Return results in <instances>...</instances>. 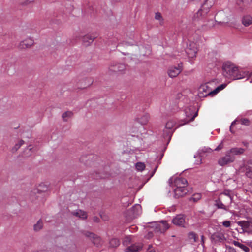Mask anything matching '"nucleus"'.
Listing matches in <instances>:
<instances>
[{"mask_svg":"<svg viewBox=\"0 0 252 252\" xmlns=\"http://www.w3.org/2000/svg\"><path fill=\"white\" fill-rule=\"evenodd\" d=\"M201 198V194H194L192 197L191 198V199L193 200L194 201H196L198 200H199Z\"/></svg>","mask_w":252,"mask_h":252,"instance_id":"obj_39","label":"nucleus"},{"mask_svg":"<svg viewBox=\"0 0 252 252\" xmlns=\"http://www.w3.org/2000/svg\"><path fill=\"white\" fill-rule=\"evenodd\" d=\"M49 189V184L45 183L39 184L36 188L32 191V195H36L37 193L40 194L48 191Z\"/></svg>","mask_w":252,"mask_h":252,"instance_id":"obj_11","label":"nucleus"},{"mask_svg":"<svg viewBox=\"0 0 252 252\" xmlns=\"http://www.w3.org/2000/svg\"><path fill=\"white\" fill-rule=\"evenodd\" d=\"M140 208H141L140 205H139V204H136V205H135L134 206V209L138 210V209H139Z\"/></svg>","mask_w":252,"mask_h":252,"instance_id":"obj_47","label":"nucleus"},{"mask_svg":"<svg viewBox=\"0 0 252 252\" xmlns=\"http://www.w3.org/2000/svg\"><path fill=\"white\" fill-rule=\"evenodd\" d=\"M92 82H93V81H92V79H91V80H90V84H89V85H91V84H92Z\"/></svg>","mask_w":252,"mask_h":252,"instance_id":"obj_50","label":"nucleus"},{"mask_svg":"<svg viewBox=\"0 0 252 252\" xmlns=\"http://www.w3.org/2000/svg\"><path fill=\"white\" fill-rule=\"evenodd\" d=\"M182 69V63H179L177 66H171L168 70V75L171 78L176 77L180 73Z\"/></svg>","mask_w":252,"mask_h":252,"instance_id":"obj_10","label":"nucleus"},{"mask_svg":"<svg viewBox=\"0 0 252 252\" xmlns=\"http://www.w3.org/2000/svg\"><path fill=\"white\" fill-rule=\"evenodd\" d=\"M153 233H152V232H149V233H148V234L147 238H148V239H149V238H150L152 237H153Z\"/></svg>","mask_w":252,"mask_h":252,"instance_id":"obj_46","label":"nucleus"},{"mask_svg":"<svg viewBox=\"0 0 252 252\" xmlns=\"http://www.w3.org/2000/svg\"><path fill=\"white\" fill-rule=\"evenodd\" d=\"M173 184L176 187V188H186L188 182L185 178L177 177L174 179Z\"/></svg>","mask_w":252,"mask_h":252,"instance_id":"obj_14","label":"nucleus"},{"mask_svg":"<svg viewBox=\"0 0 252 252\" xmlns=\"http://www.w3.org/2000/svg\"><path fill=\"white\" fill-rule=\"evenodd\" d=\"M244 149L242 148H233L227 151V152L229 155L232 154V156H233L241 155L244 153Z\"/></svg>","mask_w":252,"mask_h":252,"instance_id":"obj_24","label":"nucleus"},{"mask_svg":"<svg viewBox=\"0 0 252 252\" xmlns=\"http://www.w3.org/2000/svg\"><path fill=\"white\" fill-rule=\"evenodd\" d=\"M185 112L186 116V122L184 124H180L179 126H182L189 122L193 121L195 118L198 115L197 111H195L193 108H187L185 109Z\"/></svg>","mask_w":252,"mask_h":252,"instance_id":"obj_6","label":"nucleus"},{"mask_svg":"<svg viewBox=\"0 0 252 252\" xmlns=\"http://www.w3.org/2000/svg\"><path fill=\"white\" fill-rule=\"evenodd\" d=\"M231 202V196L226 193H223L220 195L218 199L216 201V205L218 208L227 211Z\"/></svg>","mask_w":252,"mask_h":252,"instance_id":"obj_2","label":"nucleus"},{"mask_svg":"<svg viewBox=\"0 0 252 252\" xmlns=\"http://www.w3.org/2000/svg\"><path fill=\"white\" fill-rule=\"evenodd\" d=\"M251 1V0H238L237 4L240 7L244 8L248 6Z\"/></svg>","mask_w":252,"mask_h":252,"instance_id":"obj_29","label":"nucleus"},{"mask_svg":"<svg viewBox=\"0 0 252 252\" xmlns=\"http://www.w3.org/2000/svg\"><path fill=\"white\" fill-rule=\"evenodd\" d=\"M24 143V141L23 140H20L18 143L16 144L12 148V151L13 152L17 151L20 147Z\"/></svg>","mask_w":252,"mask_h":252,"instance_id":"obj_34","label":"nucleus"},{"mask_svg":"<svg viewBox=\"0 0 252 252\" xmlns=\"http://www.w3.org/2000/svg\"><path fill=\"white\" fill-rule=\"evenodd\" d=\"M242 23L245 26H249L252 24V17L250 15H246L242 19Z\"/></svg>","mask_w":252,"mask_h":252,"instance_id":"obj_27","label":"nucleus"},{"mask_svg":"<svg viewBox=\"0 0 252 252\" xmlns=\"http://www.w3.org/2000/svg\"><path fill=\"white\" fill-rule=\"evenodd\" d=\"M246 174L247 177H248L249 178H251L252 177V171H247L246 173Z\"/></svg>","mask_w":252,"mask_h":252,"instance_id":"obj_43","label":"nucleus"},{"mask_svg":"<svg viewBox=\"0 0 252 252\" xmlns=\"http://www.w3.org/2000/svg\"><path fill=\"white\" fill-rule=\"evenodd\" d=\"M204 18L202 17L200 12H197L193 16V21L194 22H197L202 21L204 20Z\"/></svg>","mask_w":252,"mask_h":252,"instance_id":"obj_31","label":"nucleus"},{"mask_svg":"<svg viewBox=\"0 0 252 252\" xmlns=\"http://www.w3.org/2000/svg\"><path fill=\"white\" fill-rule=\"evenodd\" d=\"M32 149V148H29V150H31Z\"/></svg>","mask_w":252,"mask_h":252,"instance_id":"obj_52","label":"nucleus"},{"mask_svg":"<svg viewBox=\"0 0 252 252\" xmlns=\"http://www.w3.org/2000/svg\"><path fill=\"white\" fill-rule=\"evenodd\" d=\"M188 238L190 240H192V242H197L198 239L197 235L193 232H190L188 234Z\"/></svg>","mask_w":252,"mask_h":252,"instance_id":"obj_32","label":"nucleus"},{"mask_svg":"<svg viewBox=\"0 0 252 252\" xmlns=\"http://www.w3.org/2000/svg\"><path fill=\"white\" fill-rule=\"evenodd\" d=\"M172 222L177 226L186 227L185 216L182 214L177 215L172 220Z\"/></svg>","mask_w":252,"mask_h":252,"instance_id":"obj_12","label":"nucleus"},{"mask_svg":"<svg viewBox=\"0 0 252 252\" xmlns=\"http://www.w3.org/2000/svg\"><path fill=\"white\" fill-rule=\"evenodd\" d=\"M32 1V0H26L25 1H24V2H22L21 3L23 5H27Z\"/></svg>","mask_w":252,"mask_h":252,"instance_id":"obj_44","label":"nucleus"},{"mask_svg":"<svg viewBox=\"0 0 252 252\" xmlns=\"http://www.w3.org/2000/svg\"><path fill=\"white\" fill-rule=\"evenodd\" d=\"M155 18L156 19L158 20L160 22H161L162 21V17L161 14L159 12H157L155 14Z\"/></svg>","mask_w":252,"mask_h":252,"instance_id":"obj_38","label":"nucleus"},{"mask_svg":"<svg viewBox=\"0 0 252 252\" xmlns=\"http://www.w3.org/2000/svg\"><path fill=\"white\" fill-rule=\"evenodd\" d=\"M120 244V240L117 238H113L110 241V245L112 247H116Z\"/></svg>","mask_w":252,"mask_h":252,"instance_id":"obj_33","label":"nucleus"},{"mask_svg":"<svg viewBox=\"0 0 252 252\" xmlns=\"http://www.w3.org/2000/svg\"><path fill=\"white\" fill-rule=\"evenodd\" d=\"M209 22H211V24H209V26L210 27H212L214 26V22L213 21V20H211V21H210Z\"/></svg>","mask_w":252,"mask_h":252,"instance_id":"obj_48","label":"nucleus"},{"mask_svg":"<svg viewBox=\"0 0 252 252\" xmlns=\"http://www.w3.org/2000/svg\"><path fill=\"white\" fill-rule=\"evenodd\" d=\"M98 220H99V219L97 217H94V220L95 221H98Z\"/></svg>","mask_w":252,"mask_h":252,"instance_id":"obj_49","label":"nucleus"},{"mask_svg":"<svg viewBox=\"0 0 252 252\" xmlns=\"http://www.w3.org/2000/svg\"><path fill=\"white\" fill-rule=\"evenodd\" d=\"M211 238L212 241L215 243H220L224 244L227 240L224 231L221 230L213 233L211 235Z\"/></svg>","mask_w":252,"mask_h":252,"instance_id":"obj_5","label":"nucleus"},{"mask_svg":"<svg viewBox=\"0 0 252 252\" xmlns=\"http://www.w3.org/2000/svg\"><path fill=\"white\" fill-rule=\"evenodd\" d=\"M73 215L78 217L82 219H86L87 218V214L86 212L81 210H78L72 212Z\"/></svg>","mask_w":252,"mask_h":252,"instance_id":"obj_26","label":"nucleus"},{"mask_svg":"<svg viewBox=\"0 0 252 252\" xmlns=\"http://www.w3.org/2000/svg\"><path fill=\"white\" fill-rule=\"evenodd\" d=\"M223 225L226 227H229L230 226V222L228 220L223 222Z\"/></svg>","mask_w":252,"mask_h":252,"instance_id":"obj_42","label":"nucleus"},{"mask_svg":"<svg viewBox=\"0 0 252 252\" xmlns=\"http://www.w3.org/2000/svg\"><path fill=\"white\" fill-rule=\"evenodd\" d=\"M203 237H204V236L202 235V236H201V238H202V240H203Z\"/></svg>","mask_w":252,"mask_h":252,"instance_id":"obj_51","label":"nucleus"},{"mask_svg":"<svg viewBox=\"0 0 252 252\" xmlns=\"http://www.w3.org/2000/svg\"><path fill=\"white\" fill-rule=\"evenodd\" d=\"M148 252H158L154 248H153L152 246H149L148 250Z\"/></svg>","mask_w":252,"mask_h":252,"instance_id":"obj_41","label":"nucleus"},{"mask_svg":"<svg viewBox=\"0 0 252 252\" xmlns=\"http://www.w3.org/2000/svg\"><path fill=\"white\" fill-rule=\"evenodd\" d=\"M175 122L173 120H170L167 122L165 125L166 130H164V132H166L168 135H171L173 133V131H169V132L166 131L167 130H171L172 128L175 125Z\"/></svg>","mask_w":252,"mask_h":252,"instance_id":"obj_23","label":"nucleus"},{"mask_svg":"<svg viewBox=\"0 0 252 252\" xmlns=\"http://www.w3.org/2000/svg\"><path fill=\"white\" fill-rule=\"evenodd\" d=\"M238 224L242 227L244 232L252 234V219L249 220L240 221Z\"/></svg>","mask_w":252,"mask_h":252,"instance_id":"obj_8","label":"nucleus"},{"mask_svg":"<svg viewBox=\"0 0 252 252\" xmlns=\"http://www.w3.org/2000/svg\"><path fill=\"white\" fill-rule=\"evenodd\" d=\"M130 241V239L129 238V237H126L124 241V244H126L127 242H129Z\"/></svg>","mask_w":252,"mask_h":252,"instance_id":"obj_45","label":"nucleus"},{"mask_svg":"<svg viewBox=\"0 0 252 252\" xmlns=\"http://www.w3.org/2000/svg\"><path fill=\"white\" fill-rule=\"evenodd\" d=\"M233 244L235 246L239 247L240 248H241L242 250H243L245 252H249L250 249L249 247L246 246L245 245H243L242 244H241L238 241H233Z\"/></svg>","mask_w":252,"mask_h":252,"instance_id":"obj_28","label":"nucleus"},{"mask_svg":"<svg viewBox=\"0 0 252 252\" xmlns=\"http://www.w3.org/2000/svg\"><path fill=\"white\" fill-rule=\"evenodd\" d=\"M209 0H206L204 4L202 5L201 8L197 11L200 12V14L204 19L206 17L208 12H209L210 8L211 6V5L209 6L208 5Z\"/></svg>","mask_w":252,"mask_h":252,"instance_id":"obj_16","label":"nucleus"},{"mask_svg":"<svg viewBox=\"0 0 252 252\" xmlns=\"http://www.w3.org/2000/svg\"><path fill=\"white\" fill-rule=\"evenodd\" d=\"M186 188H175L174 189L175 196L176 198H179L184 196L188 192Z\"/></svg>","mask_w":252,"mask_h":252,"instance_id":"obj_22","label":"nucleus"},{"mask_svg":"<svg viewBox=\"0 0 252 252\" xmlns=\"http://www.w3.org/2000/svg\"><path fill=\"white\" fill-rule=\"evenodd\" d=\"M43 226V223L41 220H39L36 224L34 225V229L35 231H39Z\"/></svg>","mask_w":252,"mask_h":252,"instance_id":"obj_35","label":"nucleus"},{"mask_svg":"<svg viewBox=\"0 0 252 252\" xmlns=\"http://www.w3.org/2000/svg\"><path fill=\"white\" fill-rule=\"evenodd\" d=\"M237 122L247 126H249L251 123L250 120L247 118H241L240 119L235 120L232 123L230 126V131L231 133H234V131H233L232 127L236 124Z\"/></svg>","mask_w":252,"mask_h":252,"instance_id":"obj_17","label":"nucleus"},{"mask_svg":"<svg viewBox=\"0 0 252 252\" xmlns=\"http://www.w3.org/2000/svg\"><path fill=\"white\" fill-rule=\"evenodd\" d=\"M235 159V158L234 156L229 155L227 152L225 156L220 158L218 162L220 166H223L228 163L233 162Z\"/></svg>","mask_w":252,"mask_h":252,"instance_id":"obj_9","label":"nucleus"},{"mask_svg":"<svg viewBox=\"0 0 252 252\" xmlns=\"http://www.w3.org/2000/svg\"><path fill=\"white\" fill-rule=\"evenodd\" d=\"M210 83L208 82L202 84L198 89V96L200 97H205L208 95H215L214 90L210 86Z\"/></svg>","mask_w":252,"mask_h":252,"instance_id":"obj_3","label":"nucleus"},{"mask_svg":"<svg viewBox=\"0 0 252 252\" xmlns=\"http://www.w3.org/2000/svg\"><path fill=\"white\" fill-rule=\"evenodd\" d=\"M73 114L71 111H66L63 113L62 115V118L63 121L66 122L68 121V119L71 118L73 116Z\"/></svg>","mask_w":252,"mask_h":252,"instance_id":"obj_30","label":"nucleus"},{"mask_svg":"<svg viewBox=\"0 0 252 252\" xmlns=\"http://www.w3.org/2000/svg\"><path fill=\"white\" fill-rule=\"evenodd\" d=\"M145 168V165L143 163L138 162L136 164V168L138 171H143Z\"/></svg>","mask_w":252,"mask_h":252,"instance_id":"obj_36","label":"nucleus"},{"mask_svg":"<svg viewBox=\"0 0 252 252\" xmlns=\"http://www.w3.org/2000/svg\"><path fill=\"white\" fill-rule=\"evenodd\" d=\"M225 85H221L220 86H218L217 88H216L215 90H214V94H217L220 91L222 90L224 88Z\"/></svg>","mask_w":252,"mask_h":252,"instance_id":"obj_37","label":"nucleus"},{"mask_svg":"<svg viewBox=\"0 0 252 252\" xmlns=\"http://www.w3.org/2000/svg\"><path fill=\"white\" fill-rule=\"evenodd\" d=\"M33 43V40L32 38H28L21 41L19 44V47L20 49H25L30 47Z\"/></svg>","mask_w":252,"mask_h":252,"instance_id":"obj_21","label":"nucleus"},{"mask_svg":"<svg viewBox=\"0 0 252 252\" xmlns=\"http://www.w3.org/2000/svg\"><path fill=\"white\" fill-rule=\"evenodd\" d=\"M223 148L222 142H221L215 149V151H220Z\"/></svg>","mask_w":252,"mask_h":252,"instance_id":"obj_40","label":"nucleus"},{"mask_svg":"<svg viewBox=\"0 0 252 252\" xmlns=\"http://www.w3.org/2000/svg\"><path fill=\"white\" fill-rule=\"evenodd\" d=\"M97 37L96 33L92 34H88L83 37L82 41L86 46L89 45L92 43Z\"/></svg>","mask_w":252,"mask_h":252,"instance_id":"obj_19","label":"nucleus"},{"mask_svg":"<svg viewBox=\"0 0 252 252\" xmlns=\"http://www.w3.org/2000/svg\"><path fill=\"white\" fill-rule=\"evenodd\" d=\"M84 235L86 237L90 238L92 241L93 243L97 246H98L101 244V240L100 238L94 233L86 231L85 232Z\"/></svg>","mask_w":252,"mask_h":252,"instance_id":"obj_13","label":"nucleus"},{"mask_svg":"<svg viewBox=\"0 0 252 252\" xmlns=\"http://www.w3.org/2000/svg\"><path fill=\"white\" fill-rule=\"evenodd\" d=\"M126 69V66L122 63H117L111 65L109 67V71L113 72L123 73Z\"/></svg>","mask_w":252,"mask_h":252,"instance_id":"obj_15","label":"nucleus"},{"mask_svg":"<svg viewBox=\"0 0 252 252\" xmlns=\"http://www.w3.org/2000/svg\"><path fill=\"white\" fill-rule=\"evenodd\" d=\"M198 46L193 42H189L187 43L186 52L189 59H194L196 57L198 52Z\"/></svg>","mask_w":252,"mask_h":252,"instance_id":"obj_4","label":"nucleus"},{"mask_svg":"<svg viewBox=\"0 0 252 252\" xmlns=\"http://www.w3.org/2000/svg\"><path fill=\"white\" fill-rule=\"evenodd\" d=\"M223 74L227 77L233 79H239L241 78L238 67L230 62H225L222 65Z\"/></svg>","mask_w":252,"mask_h":252,"instance_id":"obj_1","label":"nucleus"},{"mask_svg":"<svg viewBox=\"0 0 252 252\" xmlns=\"http://www.w3.org/2000/svg\"><path fill=\"white\" fill-rule=\"evenodd\" d=\"M150 116L148 114H145L140 118L137 119V121L142 125H146L149 122Z\"/></svg>","mask_w":252,"mask_h":252,"instance_id":"obj_25","label":"nucleus"},{"mask_svg":"<svg viewBox=\"0 0 252 252\" xmlns=\"http://www.w3.org/2000/svg\"><path fill=\"white\" fill-rule=\"evenodd\" d=\"M216 22L223 23H227L228 19L225 13L223 11H219L215 15Z\"/></svg>","mask_w":252,"mask_h":252,"instance_id":"obj_18","label":"nucleus"},{"mask_svg":"<svg viewBox=\"0 0 252 252\" xmlns=\"http://www.w3.org/2000/svg\"><path fill=\"white\" fill-rule=\"evenodd\" d=\"M143 245L141 243H136L132 245L126 249V252H137L140 251L142 248Z\"/></svg>","mask_w":252,"mask_h":252,"instance_id":"obj_20","label":"nucleus"},{"mask_svg":"<svg viewBox=\"0 0 252 252\" xmlns=\"http://www.w3.org/2000/svg\"><path fill=\"white\" fill-rule=\"evenodd\" d=\"M153 227H154L155 232L157 233H164L169 228L167 222L164 220L155 224Z\"/></svg>","mask_w":252,"mask_h":252,"instance_id":"obj_7","label":"nucleus"}]
</instances>
